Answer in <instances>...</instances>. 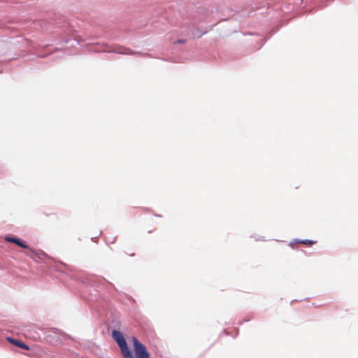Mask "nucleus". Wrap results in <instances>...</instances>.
<instances>
[{
    "instance_id": "nucleus-1",
    "label": "nucleus",
    "mask_w": 358,
    "mask_h": 358,
    "mask_svg": "<svg viewBox=\"0 0 358 358\" xmlns=\"http://www.w3.org/2000/svg\"><path fill=\"white\" fill-rule=\"evenodd\" d=\"M112 337L118 345L124 358H150V353L147 350L146 347L136 337L132 338L135 356H133L124 336L120 331L113 330L112 331Z\"/></svg>"
},
{
    "instance_id": "nucleus-2",
    "label": "nucleus",
    "mask_w": 358,
    "mask_h": 358,
    "mask_svg": "<svg viewBox=\"0 0 358 358\" xmlns=\"http://www.w3.org/2000/svg\"><path fill=\"white\" fill-rule=\"evenodd\" d=\"M4 239H5L6 241L15 243V244L19 245L20 247H21L22 248H24V249L28 248V245H26L24 241H22V240H20L18 238L10 237V236H6L4 238Z\"/></svg>"
},
{
    "instance_id": "nucleus-3",
    "label": "nucleus",
    "mask_w": 358,
    "mask_h": 358,
    "mask_svg": "<svg viewBox=\"0 0 358 358\" xmlns=\"http://www.w3.org/2000/svg\"><path fill=\"white\" fill-rule=\"evenodd\" d=\"M28 250H29L32 254H33V256H32V259L34 261H39V260H41L44 258V257L45 256V254L42 252V251H36L34 250V249H32L31 248L29 247L28 246Z\"/></svg>"
},
{
    "instance_id": "nucleus-4",
    "label": "nucleus",
    "mask_w": 358,
    "mask_h": 358,
    "mask_svg": "<svg viewBox=\"0 0 358 358\" xmlns=\"http://www.w3.org/2000/svg\"><path fill=\"white\" fill-rule=\"evenodd\" d=\"M8 341L13 343V345L22 348V349H24V350H29V347L26 345L25 343H24L23 342L19 341V340H15V339H13V338H8Z\"/></svg>"
},
{
    "instance_id": "nucleus-5",
    "label": "nucleus",
    "mask_w": 358,
    "mask_h": 358,
    "mask_svg": "<svg viewBox=\"0 0 358 358\" xmlns=\"http://www.w3.org/2000/svg\"><path fill=\"white\" fill-rule=\"evenodd\" d=\"M300 243H303V244H305V245H312L315 242L313 241H310V240H304V241H301Z\"/></svg>"
},
{
    "instance_id": "nucleus-6",
    "label": "nucleus",
    "mask_w": 358,
    "mask_h": 358,
    "mask_svg": "<svg viewBox=\"0 0 358 358\" xmlns=\"http://www.w3.org/2000/svg\"><path fill=\"white\" fill-rule=\"evenodd\" d=\"M26 250H27L24 252L25 255H27V257H29L30 258H32V256H33L32 252L28 249H26Z\"/></svg>"
}]
</instances>
